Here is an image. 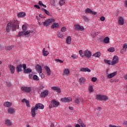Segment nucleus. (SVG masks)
I'll use <instances>...</instances> for the list:
<instances>
[{"label":"nucleus","mask_w":127,"mask_h":127,"mask_svg":"<svg viewBox=\"0 0 127 127\" xmlns=\"http://www.w3.org/2000/svg\"><path fill=\"white\" fill-rule=\"evenodd\" d=\"M38 109L43 110V109H44V105H43L42 104L38 103L36 104L35 107L31 108V113L33 118H34L36 116L35 112L38 110Z\"/></svg>","instance_id":"nucleus-1"},{"label":"nucleus","mask_w":127,"mask_h":127,"mask_svg":"<svg viewBox=\"0 0 127 127\" xmlns=\"http://www.w3.org/2000/svg\"><path fill=\"white\" fill-rule=\"evenodd\" d=\"M16 28L17 29H18L19 27L17 26V24H16V23L13 22L8 23L6 27L7 32H9L11 29L13 31L16 30Z\"/></svg>","instance_id":"nucleus-2"},{"label":"nucleus","mask_w":127,"mask_h":127,"mask_svg":"<svg viewBox=\"0 0 127 127\" xmlns=\"http://www.w3.org/2000/svg\"><path fill=\"white\" fill-rule=\"evenodd\" d=\"M31 33V31H24L23 32H20L17 35V37H20L21 36H26V37L29 36V34Z\"/></svg>","instance_id":"nucleus-3"},{"label":"nucleus","mask_w":127,"mask_h":127,"mask_svg":"<svg viewBox=\"0 0 127 127\" xmlns=\"http://www.w3.org/2000/svg\"><path fill=\"white\" fill-rule=\"evenodd\" d=\"M55 19H47L44 22H43V24L45 26V27H47L48 26H49L52 22H55Z\"/></svg>","instance_id":"nucleus-4"},{"label":"nucleus","mask_w":127,"mask_h":127,"mask_svg":"<svg viewBox=\"0 0 127 127\" xmlns=\"http://www.w3.org/2000/svg\"><path fill=\"white\" fill-rule=\"evenodd\" d=\"M96 99L99 101H107L108 100V96L103 95H98L96 96Z\"/></svg>","instance_id":"nucleus-5"},{"label":"nucleus","mask_w":127,"mask_h":127,"mask_svg":"<svg viewBox=\"0 0 127 127\" xmlns=\"http://www.w3.org/2000/svg\"><path fill=\"white\" fill-rule=\"evenodd\" d=\"M22 67L24 69L23 72L25 74H28V73L32 72V70L31 69V68H27L26 69V64H23Z\"/></svg>","instance_id":"nucleus-6"},{"label":"nucleus","mask_w":127,"mask_h":127,"mask_svg":"<svg viewBox=\"0 0 127 127\" xmlns=\"http://www.w3.org/2000/svg\"><path fill=\"white\" fill-rule=\"evenodd\" d=\"M49 93V91H48V90H44L41 93V95H40L41 98H42L43 99L44 98H46V97L48 96Z\"/></svg>","instance_id":"nucleus-7"},{"label":"nucleus","mask_w":127,"mask_h":127,"mask_svg":"<svg viewBox=\"0 0 127 127\" xmlns=\"http://www.w3.org/2000/svg\"><path fill=\"white\" fill-rule=\"evenodd\" d=\"M74 28L75 30H78V31H83V30H84V27L78 24H75L74 25Z\"/></svg>","instance_id":"nucleus-8"},{"label":"nucleus","mask_w":127,"mask_h":127,"mask_svg":"<svg viewBox=\"0 0 127 127\" xmlns=\"http://www.w3.org/2000/svg\"><path fill=\"white\" fill-rule=\"evenodd\" d=\"M84 56L88 59L92 56V52L88 50L84 51Z\"/></svg>","instance_id":"nucleus-9"},{"label":"nucleus","mask_w":127,"mask_h":127,"mask_svg":"<svg viewBox=\"0 0 127 127\" xmlns=\"http://www.w3.org/2000/svg\"><path fill=\"white\" fill-rule=\"evenodd\" d=\"M62 102L63 103H69L72 101L71 97H64L61 99Z\"/></svg>","instance_id":"nucleus-10"},{"label":"nucleus","mask_w":127,"mask_h":127,"mask_svg":"<svg viewBox=\"0 0 127 127\" xmlns=\"http://www.w3.org/2000/svg\"><path fill=\"white\" fill-rule=\"evenodd\" d=\"M85 12L86 13H90V14H93V15H96L97 14V12L92 11L91 9L87 8L85 9Z\"/></svg>","instance_id":"nucleus-11"},{"label":"nucleus","mask_w":127,"mask_h":127,"mask_svg":"<svg viewBox=\"0 0 127 127\" xmlns=\"http://www.w3.org/2000/svg\"><path fill=\"white\" fill-rule=\"evenodd\" d=\"M125 24V20L123 17H119L118 18V25H124Z\"/></svg>","instance_id":"nucleus-12"},{"label":"nucleus","mask_w":127,"mask_h":127,"mask_svg":"<svg viewBox=\"0 0 127 127\" xmlns=\"http://www.w3.org/2000/svg\"><path fill=\"white\" fill-rule=\"evenodd\" d=\"M112 62L113 65H115V64H117V63L119 62V58L118 57V56H115L113 57Z\"/></svg>","instance_id":"nucleus-13"},{"label":"nucleus","mask_w":127,"mask_h":127,"mask_svg":"<svg viewBox=\"0 0 127 127\" xmlns=\"http://www.w3.org/2000/svg\"><path fill=\"white\" fill-rule=\"evenodd\" d=\"M21 90L26 93H29L31 91V88L29 87H22Z\"/></svg>","instance_id":"nucleus-14"},{"label":"nucleus","mask_w":127,"mask_h":127,"mask_svg":"<svg viewBox=\"0 0 127 127\" xmlns=\"http://www.w3.org/2000/svg\"><path fill=\"white\" fill-rule=\"evenodd\" d=\"M36 70L37 73H42V67L38 64L36 66Z\"/></svg>","instance_id":"nucleus-15"},{"label":"nucleus","mask_w":127,"mask_h":127,"mask_svg":"<svg viewBox=\"0 0 127 127\" xmlns=\"http://www.w3.org/2000/svg\"><path fill=\"white\" fill-rule=\"evenodd\" d=\"M52 89L54 91H56L58 94H60V93H61V89L59 87L56 86L52 87Z\"/></svg>","instance_id":"nucleus-16"},{"label":"nucleus","mask_w":127,"mask_h":127,"mask_svg":"<svg viewBox=\"0 0 127 127\" xmlns=\"http://www.w3.org/2000/svg\"><path fill=\"white\" fill-rule=\"evenodd\" d=\"M21 102H22V103H25V104H26V107H27V108H30V104H29V101L26 100V99H23L21 101Z\"/></svg>","instance_id":"nucleus-17"},{"label":"nucleus","mask_w":127,"mask_h":127,"mask_svg":"<svg viewBox=\"0 0 127 127\" xmlns=\"http://www.w3.org/2000/svg\"><path fill=\"white\" fill-rule=\"evenodd\" d=\"M127 49V44L125 43L123 45L122 51H121V53H125V52H126Z\"/></svg>","instance_id":"nucleus-18"},{"label":"nucleus","mask_w":127,"mask_h":127,"mask_svg":"<svg viewBox=\"0 0 127 127\" xmlns=\"http://www.w3.org/2000/svg\"><path fill=\"white\" fill-rule=\"evenodd\" d=\"M70 74V70L68 68H65L63 70V74L68 75Z\"/></svg>","instance_id":"nucleus-19"},{"label":"nucleus","mask_w":127,"mask_h":127,"mask_svg":"<svg viewBox=\"0 0 127 127\" xmlns=\"http://www.w3.org/2000/svg\"><path fill=\"white\" fill-rule=\"evenodd\" d=\"M45 69L46 71V73L48 76H50L51 75V70L48 66H45Z\"/></svg>","instance_id":"nucleus-20"},{"label":"nucleus","mask_w":127,"mask_h":127,"mask_svg":"<svg viewBox=\"0 0 127 127\" xmlns=\"http://www.w3.org/2000/svg\"><path fill=\"white\" fill-rule=\"evenodd\" d=\"M3 106L6 108H9V107H11L12 103L9 102H5L4 103Z\"/></svg>","instance_id":"nucleus-21"},{"label":"nucleus","mask_w":127,"mask_h":127,"mask_svg":"<svg viewBox=\"0 0 127 127\" xmlns=\"http://www.w3.org/2000/svg\"><path fill=\"white\" fill-rule=\"evenodd\" d=\"M117 75V72H114L113 73H111L107 75V77L109 79H111V78H113L115 77Z\"/></svg>","instance_id":"nucleus-22"},{"label":"nucleus","mask_w":127,"mask_h":127,"mask_svg":"<svg viewBox=\"0 0 127 127\" xmlns=\"http://www.w3.org/2000/svg\"><path fill=\"white\" fill-rule=\"evenodd\" d=\"M25 15H26V13H25V12H20L17 14V16L18 17H24Z\"/></svg>","instance_id":"nucleus-23"},{"label":"nucleus","mask_w":127,"mask_h":127,"mask_svg":"<svg viewBox=\"0 0 127 127\" xmlns=\"http://www.w3.org/2000/svg\"><path fill=\"white\" fill-rule=\"evenodd\" d=\"M72 41V39L71 38V36H68L67 37L66 39V42L67 44H71Z\"/></svg>","instance_id":"nucleus-24"},{"label":"nucleus","mask_w":127,"mask_h":127,"mask_svg":"<svg viewBox=\"0 0 127 127\" xmlns=\"http://www.w3.org/2000/svg\"><path fill=\"white\" fill-rule=\"evenodd\" d=\"M9 69L12 74H13V73H14V69H15V67H14L13 65H9Z\"/></svg>","instance_id":"nucleus-25"},{"label":"nucleus","mask_w":127,"mask_h":127,"mask_svg":"<svg viewBox=\"0 0 127 127\" xmlns=\"http://www.w3.org/2000/svg\"><path fill=\"white\" fill-rule=\"evenodd\" d=\"M80 71L81 72H91V69H89L87 67L81 68H80Z\"/></svg>","instance_id":"nucleus-26"},{"label":"nucleus","mask_w":127,"mask_h":127,"mask_svg":"<svg viewBox=\"0 0 127 127\" xmlns=\"http://www.w3.org/2000/svg\"><path fill=\"white\" fill-rule=\"evenodd\" d=\"M52 29L54 28H59V24L58 23H54L53 25L51 26Z\"/></svg>","instance_id":"nucleus-27"},{"label":"nucleus","mask_w":127,"mask_h":127,"mask_svg":"<svg viewBox=\"0 0 127 127\" xmlns=\"http://www.w3.org/2000/svg\"><path fill=\"white\" fill-rule=\"evenodd\" d=\"M53 105L55 108H57V107L60 105V103L55 100H54L53 101Z\"/></svg>","instance_id":"nucleus-28"},{"label":"nucleus","mask_w":127,"mask_h":127,"mask_svg":"<svg viewBox=\"0 0 127 127\" xmlns=\"http://www.w3.org/2000/svg\"><path fill=\"white\" fill-rule=\"evenodd\" d=\"M22 65L20 64L18 65L16 67V70L17 72H21L22 71Z\"/></svg>","instance_id":"nucleus-29"},{"label":"nucleus","mask_w":127,"mask_h":127,"mask_svg":"<svg viewBox=\"0 0 127 127\" xmlns=\"http://www.w3.org/2000/svg\"><path fill=\"white\" fill-rule=\"evenodd\" d=\"M48 54H49V52L45 50V48L43 49V55L44 56H48Z\"/></svg>","instance_id":"nucleus-30"},{"label":"nucleus","mask_w":127,"mask_h":127,"mask_svg":"<svg viewBox=\"0 0 127 127\" xmlns=\"http://www.w3.org/2000/svg\"><path fill=\"white\" fill-rule=\"evenodd\" d=\"M104 61L106 64H108V65H113V63L111 60H104Z\"/></svg>","instance_id":"nucleus-31"},{"label":"nucleus","mask_w":127,"mask_h":127,"mask_svg":"<svg viewBox=\"0 0 127 127\" xmlns=\"http://www.w3.org/2000/svg\"><path fill=\"white\" fill-rule=\"evenodd\" d=\"M78 124H79V125H81V127H86V125H85V124H84L83 122H82V120H81V119L78 120Z\"/></svg>","instance_id":"nucleus-32"},{"label":"nucleus","mask_w":127,"mask_h":127,"mask_svg":"<svg viewBox=\"0 0 127 127\" xmlns=\"http://www.w3.org/2000/svg\"><path fill=\"white\" fill-rule=\"evenodd\" d=\"M93 56L99 58L101 56V53L100 52H97L93 55Z\"/></svg>","instance_id":"nucleus-33"},{"label":"nucleus","mask_w":127,"mask_h":127,"mask_svg":"<svg viewBox=\"0 0 127 127\" xmlns=\"http://www.w3.org/2000/svg\"><path fill=\"white\" fill-rule=\"evenodd\" d=\"M8 112L10 114H13L15 112V110L13 108H10L8 109Z\"/></svg>","instance_id":"nucleus-34"},{"label":"nucleus","mask_w":127,"mask_h":127,"mask_svg":"<svg viewBox=\"0 0 127 127\" xmlns=\"http://www.w3.org/2000/svg\"><path fill=\"white\" fill-rule=\"evenodd\" d=\"M13 48V46H7L5 48V50L7 51H9Z\"/></svg>","instance_id":"nucleus-35"},{"label":"nucleus","mask_w":127,"mask_h":127,"mask_svg":"<svg viewBox=\"0 0 127 127\" xmlns=\"http://www.w3.org/2000/svg\"><path fill=\"white\" fill-rule=\"evenodd\" d=\"M79 83H81L82 84H84L85 82H86V79L81 77L79 79Z\"/></svg>","instance_id":"nucleus-36"},{"label":"nucleus","mask_w":127,"mask_h":127,"mask_svg":"<svg viewBox=\"0 0 127 127\" xmlns=\"http://www.w3.org/2000/svg\"><path fill=\"white\" fill-rule=\"evenodd\" d=\"M22 32L26 31V30H27V26H26V25L25 24L23 25L22 26Z\"/></svg>","instance_id":"nucleus-37"},{"label":"nucleus","mask_w":127,"mask_h":127,"mask_svg":"<svg viewBox=\"0 0 127 127\" xmlns=\"http://www.w3.org/2000/svg\"><path fill=\"white\" fill-rule=\"evenodd\" d=\"M5 123L7 126H11V122L9 120H6L5 121Z\"/></svg>","instance_id":"nucleus-38"},{"label":"nucleus","mask_w":127,"mask_h":127,"mask_svg":"<svg viewBox=\"0 0 127 127\" xmlns=\"http://www.w3.org/2000/svg\"><path fill=\"white\" fill-rule=\"evenodd\" d=\"M104 42L105 43H109L110 42V38L109 37H107L104 39Z\"/></svg>","instance_id":"nucleus-39"},{"label":"nucleus","mask_w":127,"mask_h":127,"mask_svg":"<svg viewBox=\"0 0 127 127\" xmlns=\"http://www.w3.org/2000/svg\"><path fill=\"white\" fill-rule=\"evenodd\" d=\"M79 53L81 57H85V53H83V51L79 50Z\"/></svg>","instance_id":"nucleus-40"},{"label":"nucleus","mask_w":127,"mask_h":127,"mask_svg":"<svg viewBox=\"0 0 127 127\" xmlns=\"http://www.w3.org/2000/svg\"><path fill=\"white\" fill-rule=\"evenodd\" d=\"M66 1V0H60L59 1V3L60 5L62 6L65 3V2Z\"/></svg>","instance_id":"nucleus-41"},{"label":"nucleus","mask_w":127,"mask_h":127,"mask_svg":"<svg viewBox=\"0 0 127 127\" xmlns=\"http://www.w3.org/2000/svg\"><path fill=\"white\" fill-rule=\"evenodd\" d=\"M33 78L34 80H35V81H39V78L36 75H34L33 76Z\"/></svg>","instance_id":"nucleus-42"},{"label":"nucleus","mask_w":127,"mask_h":127,"mask_svg":"<svg viewBox=\"0 0 127 127\" xmlns=\"http://www.w3.org/2000/svg\"><path fill=\"white\" fill-rule=\"evenodd\" d=\"M58 36L60 38H62V39H63L64 38V37H65V36H64V35L60 33L58 34Z\"/></svg>","instance_id":"nucleus-43"},{"label":"nucleus","mask_w":127,"mask_h":127,"mask_svg":"<svg viewBox=\"0 0 127 127\" xmlns=\"http://www.w3.org/2000/svg\"><path fill=\"white\" fill-rule=\"evenodd\" d=\"M88 90H89V92H90V93H92V92H93L94 89H93V86H90L88 87Z\"/></svg>","instance_id":"nucleus-44"},{"label":"nucleus","mask_w":127,"mask_h":127,"mask_svg":"<svg viewBox=\"0 0 127 127\" xmlns=\"http://www.w3.org/2000/svg\"><path fill=\"white\" fill-rule=\"evenodd\" d=\"M39 4H40V5L43 6V7H46V5H44L41 1H39Z\"/></svg>","instance_id":"nucleus-45"},{"label":"nucleus","mask_w":127,"mask_h":127,"mask_svg":"<svg viewBox=\"0 0 127 127\" xmlns=\"http://www.w3.org/2000/svg\"><path fill=\"white\" fill-rule=\"evenodd\" d=\"M108 51H109V52H114L115 51V48H110L108 50Z\"/></svg>","instance_id":"nucleus-46"},{"label":"nucleus","mask_w":127,"mask_h":127,"mask_svg":"<svg viewBox=\"0 0 127 127\" xmlns=\"http://www.w3.org/2000/svg\"><path fill=\"white\" fill-rule=\"evenodd\" d=\"M42 11H44V12H45V13H46V14H47L48 15H49V11L44 8L42 9Z\"/></svg>","instance_id":"nucleus-47"},{"label":"nucleus","mask_w":127,"mask_h":127,"mask_svg":"<svg viewBox=\"0 0 127 127\" xmlns=\"http://www.w3.org/2000/svg\"><path fill=\"white\" fill-rule=\"evenodd\" d=\"M66 30H67V28H66V27H63L61 29V31L62 32H65Z\"/></svg>","instance_id":"nucleus-48"},{"label":"nucleus","mask_w":127,"mask_h":127,"mask_svg":"<svg viewBox=\"0 0 127 127\" xmlns=\"http://www.w3.org/2000/svg\"><path fill=\"white\" fill-rule=\"evenodd\" d=\"M36 18H37V19L38 20V22L39 25H41V22H40V21L39 20V18H38V16L36 15Z\"/></svg>","instance_id":"nucleus-49"},{"label":"nucleus","mask_w":127,"mask_h":127,"mask_svg":"<svg viewBox=\"0 0 127 127\" xmlns=\"http://www.w3.org/2000/svg\"><path fill=\"white\" fill-rule=\"evenodd\" d=\"M40 76L42 78V79H44L45 76H44V74L43 73H42V72H40Z\"/></svg>","instance_id":"nucleus-50"},{"label":"nucleus","mask_w":127,"mask_h":127,"mask_svg":"<svg viewBox=\"0 0 127 127\" xmlns=\"http://www.w3.org/2000/svg\"><path fill=\"white\" fill-rule=\"evenodd\" d=\"M75 102L76 104H79L80 100H79V99H78V98H76V99H75Z\"/></svg>","instance_id":"nucleus-51"},{"label":"nucleus","mask_w":127,"mask_h":127,"mask_svg":"<svg viewBox=\"0 0 127 127\" xmlns=\"http://www.w3.org/2000/svg\"><path fill=\"white\" fill-rule=\"evenodd\" d=\"M101 108L98 107V108L95 109V112H97L99 113V112H100V111H101Z\"/></svg>","instance_id":"nucleus-52"},{"label":"nucleus","mask_w":127,"mask_h":127,"mask_svg":"<svg viewBox=\"0 0 127 127\" xmlns=\"http://www.w3.org/2000/svg\"><path fill=\"white\" fill-rule=\"evenodd\" d=\"M91 80L92 82H96L97 81V78L96 77H92L91 79Z\"/></svg>","instance_id":"nucleus-53"},{"label":"nucleus","mask_w":127,"mask_h":127,"mask_svg":"<svg viewBox=\"0 0 127 127\" xmlns=\"http://www.w3.org/2000/svg\"><path fill=\"white\" fill-rule=\"evenodd\" d=\"M105 17H104V16H101L100 18V20L101 21H105Z\"/></svg>","instance_id":"nucleus-54"},{"label":"nucleus","mask_w":127,"mask_h":127,"mask_svg":"<svg viewBox=\"0 0 127 127\" xmlns=\"http://www.w3.org/2000/svg\"><path fill=\"white\" fill-rule=\"evenodd\" d=\"M34 7L38 8V9H40V6L38 5H34Z\"/></svg>","instance_id":"nucleus-55"},{"label":"nucleus","mask_w":127,"mask_h":127,"mask_svg":"<svg viewBox=\"0 0 127 127\" xmlns=\"http://www.w3.org/2000/svg\"><path fill=\"white\" fill-rule=\"evenodd\" d=\"M39 16L40 17H41V18H45V16L42 15V14H40Z\"/></svg>","instance_id":"nucleus-56"},{"label":"nucleus","mask_w":127,"mask_h":127,"mask_svg":"<svg viewBox=\"0 0 127 127\" xmlns=\"http://www.w3.org/2000/svg\"><path fill=\"white\" fill-rule=\"evenodd\" d=\"M7 87H11V84L10 83H7Z\"/></svg>","instance_id":"nucleus-57"},{"label":"nucleus","mask_w":127,"mask_h":127,"mask_svg":"<svg viewBox=\"0 0 127 127\" xmlns=\"http://www.w3.org/2000/svg\"><path fill=\"white\" fill-rule=\"evenodd\" d=\"M123 125L125 126V127H127V122H124Z\"/></svg>","instance_id":"nucleus-58"},{"label":"nucleus","mask_w":127,"mask_h":127,"mask_svg":"<svg viewBox=\"0 0 127 127\" xmlns=\"http://www.w3.org/2000/svg\"><path fill=\"white\" fill-rule=\"evenodd\" d=\"M71 58H73V59H76V56H75V55H72V56H71Z\"/></svg>","instance_id":"nucleus-59"},{"label":"nucleus","mask_w":127,"mask_h":127,"mask_svg":"<svg viewBox=\"0 0 127 127\" xmlns=\"http://www.w3.org/2000/svg\"><path fill=\"white\" fill-rule=\"evenodd\" d=\"M29 79H32V74H30L29 75Z\"/></svg>","instance_id":"nucleus-60"},{"label":"nucleus","mask_w":127,"mask_h":127,"mask_svg":"<svg viewBox=\"0 0 127 127\" xmlns=\"http://www.w3.org/2000/svg\"><path fill=\"white\" fill-rule=\"evenodd\" d=\"M57 61H58V62H60V63H63V62L61 60H57Z\"/></svg>","instance_id":"nucleus-61"},{"label":"nucleus","mask_w":127,"mask_h":127,"mask_svg":"<svg viewBox=\"0 0 127 127\" xmlns=\"http://www.w3.org/2000/svg\"><path fill=\"white\" fill-rule=\"evenodd\" d=\"M75 127H81V126H80V125L79 124H76L75 126Z\"/></svg>","instance_id":"nucleus-62"},{"label":"nucleus","mask_w":127,"mask_h":127,"mask_svg":"<svg viewBox=\"0 0 127 127\" xmlns=\"http://www.w3.org/2000/svg\"><path fill=\"white\" fill-rule=\"evenodd\" d=\"M109 127H116V126L110 125H109Z\"/></svg>","instance_id":"nucleus-63"},{"label":"nucleus","mask_w":127,"mask_h":127,"mask_svg":"<svg viewBox=\"0 0 127 127\" xmlns=\"http://www.w3.org/2000/svg\"><path fill=\"white\" fill-rule=\"evenodd\" d=\"M51 127H54V125H53V124H51Z\"/></svg>","instance_id":"nucleus-64"}]
</instances>
